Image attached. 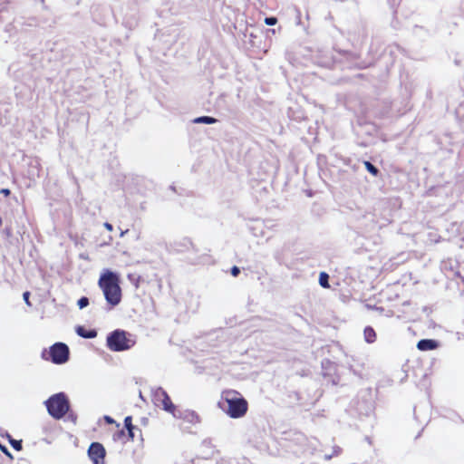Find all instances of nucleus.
<instances>
[{
  "mask_svg": "<svg viewBox=\"0 0 464 464\" xmlns=\"http://www.w3.org/2000/svg\"><path fill=\"white\" fill-rule=\"evenodd\" d=\"M98 285L111 307H114L121 303L122 293L118 275L109 270L105 271L101 275Z\"/></svg>",
  "mask_w": 464,
  "mask_h": 464,
  "instance_id": "f257e3e1",
  "label": "nucleus"
},
{
  "mask_svg": "<svg viewBox=\"0 0 464 464\" xmlns=\"http://www.w3.org/2000/svg\"><path fill=\"white\" fill-rule=\"evenodd\" d=\"M222 400L227 404V408H223V410L229 417L238 419L246 415L248 410V403L237 391H224L222 392Z\"/></svg>",
  "mask_w": 464,
  "mask_h": 464,
  "instance_id": "f03ea898",
  "label": "nucleus"
},
{
  "mask_svg": "<svg viewBox=\"0 0 464 464\" xmlns=\"http://www.w3.org/2000/svg\"><path fill=\"white\" fill-rule=\"evenodd\" d=\"M136 343L134 336L121 329L112 331L106 339L107 347L112 352H122L132 348Z\"/></svg>",
  "mask_w": 464,
  "mask_h": 464,
  "instance_id": "7ed1b4c3",
  "label": "nucleus"
},
{
  "mask_svg": "<svg viewBox=\"0 0 464 464\" xmlns=\"http://www.w3.org/2000/svg\"><path fill=\"white\" fill-rule=\"evenodd\" d=\"M45 405L48 413L55 420L64 417L70 409L69 401L63 392L52 395L45 401Z\"/></svg>",
  "mask_w": 464,
  "mask_h": 464,
  "instance_id": "20e7f679",
  "label": "nucleus"
},
{
  "mask_svg": "<svg viewBox=\"0 0 464 464\" xmlns=\"http://www.w3.org/2000/svg\"><path fill=\"white\" fill-rule=\"evenodd\" d=\"M69 348L65 343H56L42 352V358L55 364H63L69 360Z\"/></svg>",
  "mask_w": 464,
  "mask_h": 464,
  "instance_id": "39448f33",
  "label": "nucleus"
},
{
  "mask_svg": "<svg viewBox=\"0 0 464 464\" xmlns=\"http://www.w3.org/2000/svg\"><path fill=\"white\" fill-rule=\"evenodd\" d=\"M88 456L93 464H105L106 450L100 442H92L90 445Z\"/></svg>",
  "mask_w": 464,
  "mask_h": 464,
  "instance_id": "423d86ee",
  "label": "nucleus"
},
{
  "mask_svg": "<svg viewBox=\"0 0 464 464\" xmlns=\"http://www.w3.org/2000/svg\"><path fill=\"white\" fill-rule=\"evenodd\" d=\"M154 401L158 406H162L163 410H165L166 411H169L170 413H173L175 411V405L172 403L169 394L163 389L159 388L154 392Z\"/></svg>",
  "mask_w": 464,
  "mask_h": 464,
  "instance_id": "0eeeda50",
  "label": "nucleus"
},
{
  "mask_svg": "<svg viewBox=\"0 0 464 464\" xmlns=\"http://www.w3.org/2000/svg\"><path fill=\"white\" fill-rule=\"evenodd\" d=\"M124 426L128 431V438L130 440H133L135 438V430H138L140 433V430L132 424V417L127 416L124 419Z\"/></svg>",
  "mask_w": 464,
  "mask_h": 464,
  "instance_id": "6e6552de",
  "label": "nucleus"
},
{
  "mask_svg": "<svg viewBox=\"0 0 464 464\" xmlns=\"http://www.w3.org/2000/svg\"><path fill=\"white\" fill-rule=\"evenodd\" d=\"M438 347V343L436 341L431 339H422L418 342L417 348L420 351H430L434 350Z\"/></svg>",
  "mask_w": 464,
  "mask_h": 464,
  "instance_id": "1a4fd4ad",
  "label": "nucleus"
},
{
  "mask_svg": "<svg viewBox=\"0 0 464 464\" xmlns=\"http://www.w3.org/2000/svg\"><path fill=\"white\" fill-rule=\"evenodd\" d=\"M364 340L368 343H372L376 341L377 334L372 326H366L363 330Z\"/></svg>",
  "mask_w": 464,
  "mask_h": 464,
  "instance_id": "9d476101",
  "label": "nucleus"
},
{
  "mask_svg": "<svg viewBox=\"0 0 464 464\" xmlns=\"http://www.w3.org/2000/svg\"><path fill=\"white\" fill-rule=\"evenodd\" d=\"M77 334L83 338H94L97 335L95 330L86 331L83 327H78Z\"/></svg>",
  "mask_w": 464,
  "mask_h": 464,
  "instance_id": "9b49d317",
  "label": "nucleus"
},
{
  "mask_svg": "<svg viewBox=\"0 0 464 464\" xmlns=\"http://www.w3.org/2000/svg\"><path fill=\"white\" fill-rule=\"evenodd\" d=\"M319 284L324 288H330L329 276L325 272H321L319 275Z\"/></svg>",
  "mask_w": 464,
  "mask_h": 464,
  "instance_id": "f8f14e48",
  "label": "nucleus"
},
{
  "mask_svg": "<svg viewBox=\"0 0 464 464\" xmlns=\"http://www.w3.org/2000/svg\"><path fill=\"white\" fill-rule=\"evenodd\" d=\"M194 122H196V123L213 124V123L217 122V119L209 117V116H201V117L196 118L194 120Z\"/></svg>",
  "mask_w": 464,
  "mask_h": 464,
  "instance_id": "ddd939ff",
  "label": "nucleus"
},
{
  "mask_svg": "<svg viewBox=\"0 0 464 464\" xmlns=\"http://www.w3.org/2000/svg\"><path fill=\"white\" fill-rule=\"evenodd\" d=\"M363 165L365 169L374 177L379 175V169L372 165L370 161H364Z\"/></svg>",
  "mask_w": 464,
  "mask_h": 464,
  "instance_id": "4468645a",
  "label": "nucleus"
},
{
  "mask_svg": "<svg viewBox=\"0 0 464 464\" xmlns=\"http://www.w3.org/2000/svg\"><path fill=\"white\" fill-rule=\"evenodd\" d=\"M128 279L130 280V282H131L134 285L135 288H139L140 282V276H139L137 274H129Z\"/></svg>",
  "mask_w": 464,
  "mask_h": 464,
  "instance_id": "2eb2a0df",
  "label": "nucleus"
},
{
  "mask_svg": "<svg viewBox=\"0 0 464 464\" xmlns=\"http://www.w3.org/2000/svg\"><path fill=\"white\" fill-rule=\"evenodd\" d=\"M9 442L15 450H17V451L22 450V449H23L22 440H16L10 438Z\"/></svg>",
  "mask_w": 464,
  "mask_h": 464,
  "instance_id": "dca6fc26",
  "label": "nucleus"
},
{
  "mask_svg": "<svg viewBox=\"0 0 464 464\" xmlns=\"http://www.w3.org/2000/svg\"><path fill=\"white\" fill-rule=\"evenodd\" d=\"M88 304H89V299L85 296H82L78 300V306L80 309L86 307Z\"/></svg>",
  "mask_w": 464,
  "mask_h": 464,
  "instance_id": "f3484780",
  "label": "nucleus"
},
{
  "mask_svg": "<svg viewBox=\"0 0 464 464\" xmlns=\"http://www.w3.org/2000/svg\"><path fill=\"white\" fill-rule=\"evenodd\" d=\"M276 23H277V19H276V17H273V16H271V17H266V18L265 19V24H266V25H275Z\"/></svg>",
  "mask_w": 464,
  "mask_h": 464,
  "instance_id": "a211bd4d",
  "label": "nucleus"
},
{
  "mask_svg": "<svg viewBox=\"0 0 464 464\" xmlns=\"http://www.w3.org/2000/svg\"><path fill=\"white\" fill-rule=\"evenodd\" d=\"M29 297H30V292L26 291V292H24V293L23 294V298H24V300L25 304H26L28 306H31V305H32V304H31V302H30Z\"/></svg>",
  "mask_w": 464,
  "mask_h": 464,
  "instance_id": "6ab92c4d",
  "label": "nucleus"
},
{
  "mask_svg": "<svg viewBox=\"0 0 464 464\" xmlns=\"http://www.w3.org/2000/svg\"><path fill=\"white\" fill-rule=\"evenodd\" d=\"M126 437L124 430H121L115 434L114 440H123Z\"/></svg>",
  "mask_w": 464,
  "mask_h": 464,
  "instance_id": "aec40b11",
  "label": "nucleus"
},
{
  "mask_svg": "<svg viewBox=\"0 0 464 464\" xmlns=\"http://www.w3.org/2000/svg\"><path fill=\"white\" fill-rule=\"evenodd\" d=\"M240 274V269L237 266H232L231 268V275L234 277H237Z\"/></svg>",
  "mask_w": 464,
  "mask_h": 464,
  "instance_id": "412c9836",
  "label": "nucleus"
},
{
  "mask_svg": "<svg viewBox=\"0 0 464 464\" xmlns=\"http://www.w3.org/2000/svg\"><path fill=\"white\" fill-rule=\"evenodd\" d=\"M0 193L5 195V197H8L11 194V191L8 188H2L0 190Z\"/></svg>",
  "mask_w": 464,
  "mask_h": 464,
  "instance_id": "4be33fe9",
  "label": "nucleus"
},
{
  "mask_svg": "<svg viewBox=\"0 0 464 464\" xmlns=\"http://www.w3.org/2000/svg\"><path fill=\"white\" fill-rule=\"evenodd\" d=\"M104 420L109 424L115 423V420L111 417H110V416H104Z\"/></svg>",
  "mask_w": 464,
  "mask_h": 464,
  "instance_id": "5701e85b",
  "label": "nucleus"
},
{
  "mask_svg": "<svg viewBox=\"0 0 464 464\" xmlns=\"http://www.w3.org/2000/svg\"><path fill=\"white\" fill-rule=\"evenodd\" d=\"M104 227L108 230V231H112L113 230V227L111 223H108V222H105L104 223Z\"/></svg>",
  "mask_w": 464,
  "mask_h": 464,
  "instance_id": "b1692460",
  "label": "nucleus"
},
{
  "mask_svg": "<svg viewBox=\"0 0 464 464\" xmlns=\"http://www.w3.org/2000/svg\"><path fill=\"white\" fill-rule=\"evenodd\" d=\"M112 241V237H109V240L107 242H103V243H101L100 246H109Z\"/></svg>",
  "mask_w": 464,
  "mask_h": 464,
  "instance_id": "393cba45",
  "label": "nucleus"
},
{
  "mask_svg": "<svg viewBox=\"0 0 464 464\" xmlns=\"http://www.w3.org/2000/svg\"><path fill=\"white\" fill-rule=\"evenodd\" d=\"M128 232H129V229H126V230H124V231H121V234H120V237H123V236H125V234H127Z\"/></svg>",
  "mask_w": 464,
  "mask_h": 464,
  "instance_id": "a878e982",
  "label": "nucleus"
},
{
  "mask_svg": "<svg viewBox=\"0 0 464 464\" xmlns=\"http://www.w3.org/2000/svg\"><path fill=\"white\" fill-rule=\"evenodd\" d=\"M1 449L5 454L9 455L7 450L5 447H1Z\"/></svg>",
  "mask_w": 464,
  "mask_h": 464,
  "instance_id": "bb28decb",
  "label": "nucleus"
}]
</instances>
